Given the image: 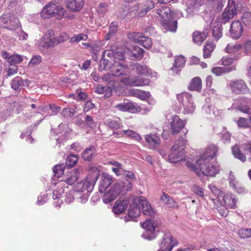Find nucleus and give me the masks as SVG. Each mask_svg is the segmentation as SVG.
Wrapping results in <instances>:
<instances>
[{
    "mask_svg": "<svg viewBox=\"0 0 251 251\" xmlns=\"http://www.w3.org/2000/svg\"><path fill=\"white\" fill-rule=\"evenodd\" d=\"M197 166L190 162L186 163L187 166L194 171L198 176L201 175L215 176L220 172V166L216 163H212L206 158H200L196 162Z\"/></svg>",
    "mask_w": 251,
    "mask_h": 251,
    "instance_id": "f257e3e1",
    "label": "nucleus"
},
{
    "mask_svg": "<svg viewBox=\"0 0 251 251\" xmlns=\"http://www.w3.org/2000/svg\"><path fill=\"white\" fill-rule=\"evenodd\" d=\"M100 167H92L87 177L78 182L75 186L74 190L76 192L85 193V191L87 193L91 192L100 176Z\"/></svg>",
    "mask_w": 251,
    "mask_h": 251,
    "instance_id": "f03ea898",
    "label": "nucleus"
},
{
    "mask_svg": "<svg viewBox=\"0 0 251 251\" xmlns=\"http://www.w3.org/2000/svg\"><path fill=\"white\" fill-rule=\"evenodd\" d=\"M80 171L78 169H75L67 172L60 181L52 183V188H57L53 191V197L54 199L59 198L64 193L63 187L65 183L68 185L73 184L79 177Z\"/></svg>",
    "mask_w": 251,
    "mask_h": 251,
    "instance_id": "7ed1b4c3",
    "label": "nucleus"
},
{
    "mask_svg": "<svg viewBox=\"0 0 251 251\" xmlns=\"http://www.w3.org/2000/svg\"><path fill=\"white\" fill-rule=\"evenodd\" d=\"M157 14L160 17L162 26L167 31L175 32L177 28V22L172 20V13L169 7L162 6L157 10Z\"/></svg>",
    "mask_w": 251,
    "mask_h": 251,
    "instance_id": "20e7f679",
    "label": "nucleus"
},
{
    "mask_svg": "<svg viewBox=\"0 0 251 251\" xmlns=\"http://www.w3.org/2000/svg\"><path fill=\"white\" fill-rule=\"evenodd\" d=\"M66 11L59 4L50 2L45 5L41 12V16L44 19L55 17L57 19H61L64 16Z\"/></svg>",
    "mask_w": 251,
    "mask_h": 251,
    "instance_id": "39448f33",
    "label": "nucleus"
},
{
    "mask_svg": "<svg viewBox=\"0 0 251 251\" xmlns=\"http://www.w3.org/2000/svg\"><path fill=\"white\" fill-rule=\"evenodd\" d=\"M218 201L223 205L217 207V209L220 215L223 217L227 215V208H235L237 200L231 193H221L219 195Z\"/></svg>",
    "mask_w": 251,
    "mask_h": 251,
    "instance_id": "423d86ee",
    "label": "nucleus"
},
{
    "mask_svg": "<svg viewBox=\"0 0 251 251\" xmlns=\"http://www.w3.org/2000/svg\"><path fill=\"white\" fill-rule=\"evenodd\" d=\"M186 140L181 137L178 138L172 147V153L168 156L169 161L176 163L184 158V149L186 145Z\"/></svg>",
    "mask_w": 251,
    "mask_h": 251,
    "instance_id": "0eeeda50",
    "label": "nucleus"
},
{
    "mask_svg": "<svg viewBox=\"0 0 251 251\" xmlns=\"http://www.w3.org/2000/svg\"><path fill=\"white\" fill-rule=\"evenodd\" d=\"M180 105L183 108L185 114H192L195 110V105L193 102L192 95L189 93H183L176 96Z\"/></svg>",
    "mask_w": 251,
    "mask_h": 251,
    "instance_id": "6e6552de",
    "label": "nucleus"
},
{
    "mask_svg": "<svg viewBox=\"0 0 251 251\" xmlns=\"http://www.w3.org/2000/svg\"><path fill=\"white\" fill-rule=\"evenodd\" d=\"M38 46L46 49L56 46L54 31L47 30L39 41Z\"/></svg>",
    "mask_w": 251,
    "mask_h": 251,
    "instance_id": "1a4fd4ad",
    "label": "nucleus"
},
{
    "mask_svg": "<svg viewBox=\"0 0 251 251\" xmlns=\"http://www.w3.org/2000/svg\"><path fill=\"white\" fill-rule=\"evenodd\" d=\"M150 80L140 76H128L124 77L120 80L123 85L127 86L138 87L148 85L150 83Z\"/></svg>",
    "mask_w": 251,
    "mask_h": 251,
    "instance_id": "9d476101",
    "label": "nucleus"
},
{
    "mask_svg": "<svg viewBox=\"0 0 251 251\" xmlns=\"http://www.w3.org/2000/svg\"><path fill=\"white\" fill-rule=\"evenodd\" d=\"M177 245V241L170 232L164 234L161 242L159 244L160 248L157 251H171L173 248Z\"/></svg>",
    "mask_w": 251,
    "mask_h": 251,
    "instance_id": "9b49d317",
    "label": "nucleus"
},
{
    "mask_svg": "<svg viewBox=\"0 0 251 251\" xmlns=\"http://www.w3.org/2000/svg\"><path fill=\"white\" fill-rule=\"evenodd\" d=\"M237 14L235 3L233 0H228V5L220 18L221 23L226 24Z\"/></svg>",
    "mask_w": 251,
    "mask_h": 251,
    "instance_id": "f8f14e48",
    "label": "nucleus"
},
{
    "mask_svg": "<svg viewBox=\"0 0 251 251\" xmlns=\"http://www.w3.org/2000/svg\"><path fill=\"white\" fill-rule=\"evenodd\" d=\"M142 226L145 229V231L142 234V237L148 240H152L155 238L156 234L154 232L156 225L151 220H147L142 223Z\"/></svg>",
    "mask_w": 251,
    "mask_h": 251,
    "instance_id": "ddd939ff",
    "label": "nucleus"
},
{
    "mask_svg": "<svg viewBox=\"0 0 251 251\" xmlns=\"http://www.w3.org/2000/svg\"><path fill=\"white\" fill-rule=\"evenodd\" d=\"M129 69L126 61H114L112 64L111 71L113 75L115 76L126 75L129 73Z\"/></svg>",
    "mask_w": 251,
    "mask_h": 251,
    "instance_id": "4468645a",
    "label": "nucleus"
},
{
    "mask_svg": "<svg viewBox=\"0 0 251 251\" xmlns=\"http://www.w3.org/2000/svg\"><path fill=\"white\" fill-rule=\"evenodd\" d=\"M229 86L232 92L237 94H245L249 91L245 82L242 79L231 81L229 84Z\"/></svg>",
    "mask_w": 251,
    "mask_h": 251,
    "instance_id": "2eb2a0df",
    "label": "nucleus"
},
{
    "mask_svg": "<svg viewBox=\"0 0 251 251\" xmlns=\"http://www.w3.org/2000/svg\"><path fill=\"white\" fill-rule=\"evenodd\" d=\"M121 192L120 184H115L103 195L102 201L105 203H108L115 200Z\"/></svg>",
    "mask_w": 251,
    "mask_h": 251,
    "instance_id": "dca6fc26",
    "label": "nucleus"
},
{
    "mask_svg": "<svg viewBox=\"0 0 251 251\" xmlns=\"http://www.w3.org/2000/svg\"><path fill=\"white\" fill-rule=\"evenodd\" d=\"M137 201L142 207V212L144 215L151 217L155 216L156 213V211L145 197L143 196L139 197L137 199Z\"/></svg>",
    "mask_w": 251,
    "mask_h": 251,
    "instance_id": "f3484780",
    "label": "nucleus"
},
{
    "mask_svg": "<svg viewBox=\"0 0 251 251\" xmlns=\"http://www.w3.org/2000/svg\"><path fill=\"white\" fill-rule=\"evenodd\" d=\"M115 107L121 111H127L133 113L138 112L141 110L140 105L132 102H123L117 104Z\"/></svg>",
    "mask_w": 251,
    "mask_h": 251,
    "instance_id": "a211bd4d",
    "label": "nucleus"
},
{
    "mask_svg": "<svg viewBox=\"0 0 251 251\" xmlns=\"http://www.w3.org/2000/svg\"><path fill=\"white\" fill-rule=\"evenodd\" d=\"M243 32V27L239 21H233L230 26L229 34L230 37L233 39H239Z\"/></svg>",
    "mask_w": 251,
    "mask_h": 251,
    "instance_id": "6ab92c4d",
    "label": "nucleus"
},
{
    "mask_svg": "<svg viewBox=\"0 0 251 251\" xmlns=\"http://www.w3.org/2000/svg\"><path fill=\"white\" fill-rule=\"evenodd\" d=\"M185 125V121L181 120L178 116L175 115L172 117L170 128L173 134L179 132L184 127Z\"/></svg>",
    "mask_w": 251,
    "mask_h": 251,
    "instance_id": "aec40b11",
    "label": "nucleus"
},
{
    "mask_svg": "<svg viewBox=\"0 0 251 251\" xmlns=\"http://www.w3.org/2000/svg\"><path fill=\"white\" fill-rule=\"evenodd\" d=\"M243 46L239 43L228 44L225 50L226 53L233 54L234 59H238L242 55Z\"/></svg>",
    "mask_w": 251,
    "mask_h": 251,
    "instance_id": "412c9836",
    "label": "nucleus"
},
{
    "mask_svg": "<svg viewBox=\"0 0 251 251\" xmlns=\"http://www.w3.org/2000/svg\"><path fill=\"white\" fill-rule=\"evenodd\" d=\"M66 6L67 9L72 12H78L84 5L83 0H66Z\"/></svg>",
    "mask_w": 251,
    "mask_h": 251,
    "instance_id": "4be33fe9",
    "label": "nucleus"
},
{
    "mask_svg": "<svg viewBox=\"0 0 251 251\" xmlns=\"http://www.w3.org/2000/svg\"><path fill=\"white\" fill-rule=\"evenodd\" d=\"M112 182V177L110 175L106 173H102L99 184V191L100 193L104 192Z\"/></svg>",
    "mask_w": 251,
    "mask_h": 251,
    "instance_id": "5701e85b",
    "label": "nucleus"
},
{
    "mask_svg": "<svg viewBox=\"0 0 251 251\" xmlns=\"http://www.w3.org/2000/svg\"><path fill=\"white\" fill-rule=\"evenodd\" d=\"M140 205L137 201V199H136L130 205L128 210V216L131 220H134L135 219L140 216Z\"/></svg>",
    "mask_w": 251,
    "mask_h": 251,
    "instance_id": "b1692460",
    "label": "nucleus"
},
{
    "mask_svg": "<svg viewBox=\"0 0 251 251\" xmlns=\"http://www.w3.org/2000/svg\"><path fill=\"white\" fill-rule=\"evenodd\" d=\"M146 141L151 149H156L160 145L161 140L159 136L157 134H150L145 136Z\"/></svg>",
    "mask_w": 251,
    "mask_h": 251,
    "instance_id": "393cba45",
    "label": "nucleus"
},
{
    "mask_svg": "<svg viewBox=\"0 0 251 251\" xmlns=\"http://www.w3.org/2000/svg\"><path fill=\"white\" fill-rule=\"evenodd\" d=\"M128 205L126 200H118L115 203L112 210L115 214H120L124 212Z\"/></svg>",
    "mask_w": 251,
    "mask_h": 251,
    "instance_id": "a878e982",
    "label": "nucleus"
},
{
    "mask_svg": "<svg viewBox=\"0 0 251 251\" xmlns=\"http://www.w3.org/2000/svg\"><path fill=\"white\" fill-rule=\"evenodd\" d=\"M18 72V67L16 65H11L8 64V65H5L3 73L4 75H3V80L7 79Z\"/></svg>",
    "mask_w": 251,
    "mask_h": 251,
    "instance_id": "bb28decb",
    "label": "nucleus"
},
{
    "mask_svg": "<svg viewBox=\"0 0 251 251\" xmlns=\"http://www.w3.org/2000/svg\"><path fill=\"white\" fill-rule=\"evenodd\" d=\"M95 92L99 94H104L105 99L110 97L112 94V90L110 87H105L101 84L96 86Z\"/></svg>",
    "mask_w": 251,
    "mask_h": 251,
    "instance_id": "cd10ccee",
    "label": "nucleus"
},
{
    "mask_svg": "<svg viewBox=\"0 0 251 251\" xmlns=\"http://www.w3.org/2000/svg\"><path fill=\"white\" fill-rule=\"evenodd\" d=\"M138 74L148 76L151 75V71L146 65L136 64L133 69Z\"/></svg>",
    "mask_w": 251,
    "mask_h": 251,
    "instance_id": "c85d7f7f",
    "label": "nucleus"
},
{
    "mask_svg": "<svg viewBox=\"0 0 251 251\" xmlns=\"http://www.w3.org/2000/svg\"><path fill=\"white\" fill-rule=\"evenodd\" d=\"M207 33L205 32L195 31L193 34V40L194 42L201 45L207 37Z\"/></svg>",
    "mask_w": 251,
    "mask_h": 251,
    "instance_id": "c756f323",
    "label": "nucleus"
},
{
    "mask_svg": "<svg viewBox=\"0 0 251 251\" xmlns=\"http://www.w3.org/2000/svg\"><path fill=\"white\" fill-rule=\"evenodd\" d=\"M218 151L217 147L212 145L208 147L205 151L203 156L201 158H206L207 159L213 158Z\"/></svg>",
    "mask_w": 251,
    "mask_h": 251,
    "instance_id": "7c9ffc66",
    "label": "nucleus"
},
{
    "mask_svg": "<svg viewBox=\"0 0 251 251\" xmlns=\"http://www.w3.org/2000/svg\"><path fill=\"white\" fill-rule=\"evenodd\" d=\"M189 89L191 91H200L201 89V80L200 77L193 78L189 86Z\"/></svg>",
    "mask_w": 251,
    "mask_h": 251,
    "instance_id": "2f4dec72",
    "label": "nucleus"
},
{
    "mask_svg": "<svg viewBox=\"0 0 251 251\" xmlns=\"http://www.w3.org/2000/svg\"><path fill=\"white\" fill-rule=\"evenodd\" d=\"M89 30H87L85 33L75 34L70 39V43L72 44H77L81 41H86L88 39Z\"/></svg>",
    "mask_w": 251,
    "mask_h": 251,
    "instance_id": "473e14b6",
    "label": "nucleus"
},
{
    "mask_svg": "<svg viewBox=\"0 0 251 251\" xmlns=\"http://www.w3.org/2000/svg\"><path fill=\"white\" fill-rule=\"evenodd\" d=\"M155 7V4L151 0H147L144 5V7L139 10V15L141 17L145 16L148 12Z\"/></svg>",
    "mask_w": 251,
    "mask_h": 251,
    "instance_id": "72a5a7b5",
    "label": "nucleus"
},
{
    "mask_svg": "<svg viewBox=\"0 0 251 251\" xmlns=\"http://www.w3.org/2000/svg\"><path fill=\"white\" fill-rule=\"evenodd\" d=\"M105 123L110 128L113 130L119 129L122 127L120 120L118 118L107 119L105 121Z\"/></svg>",
    "mask_w": 251,
    "mask_h": 251,
    "instance_id": "f704fd0d",
    "label": "nucleus"
},
{
    "mask_svg": "<svg viewBox=\"0 0 251 251\" xmlns=\"http://www.w3.org/2000/svg\"><path fill=\"white\" fill-rule=\"evenodd\" d=\"M216 45L212 42H208L206 45L204 46L203 51V57L204 58H207L210 57L212 52L214 50L215 48Z\"/></svg>",
    "mask_w": 251,
    "mask_h": 251,
    "instance_id": "c9c22d12",
    "label": "nucleus"
},
{
    "mask_svg": "<svg viewBox=\"0 0 251 251\" xmlns=\"http://www.w3.org/2000/svg\"><path fill=\"white\" fill-rule=\"evenodd\" d=\"M235 69V67L232 66L229 68L221 67H214L212 69V72L217 76H220L225 73H228Z\"/></svg>",
    "mask_w": 251,
    "mask_h": 251,
    "instance_id": "e433bc0d",
    "label": "nucleus"
},
{
    "mask_svg": "<svg viewBox=\"0 0 251 251\" xmlns=\"http://www.w3.org/2000/svg\"><path fill=\"white\" fill-rule=\"evenodd\" d=\"M96 153V150L93 147H89L86 149L83 154L82 158L86 161L91 160Z\"/></svg>",
    "mask_w": 251,
    "mask_h": 251,
    "instance_id": "4c0bfd02",
    "label": "nucleus"
},
{
    "mask_svg": "<svg viewBox=\"0 0 251 251\" xmlns=\"http://www.w3.org/2000/svg\"><path fill=\"white\" fill-rule=\"evenodd\" d=\"M129 50L135 58L141 59L143 57L144 50L140 48L132 46L129 48Z\"/></svg>",
    "mask_w": 251,
    "mask_h": 251,
    "instance_id": "58836bf2",
    "label": "nucleus"
},
{
    "mask_svg": "<svg viewBox=\"0 0 251 251\" xmlns=\"http://www.w3.org/2000/svg\"><path fill=\"white\" fill-rule=\"evenodd\" d=\"M232 152L233 155L236 158L240 160L243 162L246 160V156L244 155V154L241 152V151L240 150L238 146L237 145H235L232 147Z\"/></svg>",
    "mask_w": 251,
    "mask_h": 251,
    "instance_id": "ea45409f",
    "label": "nucleus"
},
{
    "mask_svg": "<svg viewBox=\"0 0 251 251\" xmlns=\"http://www.w3.org/2000/svg\"><path fill=\"white\" fill-rule=\"evenodd\" d=\"M130 93L131 95L143 100L146 99L150 95L149 92H145L138 89H131L130 91Z\"/></svg>",
    "mask_w": 251,
    "mask_h": 251,
    "instance_id": "a19ab883",
    "label": "nucleus"
},
{
    "mask_svg": "<svg viewBox=\"0 0 251 251\" xmlns=\"http://www.w3.org/2000/svg\"><path fill=\"white\" fill-rule=\"evenodd\" d=\"M139 6L134 4L132 6L128 7V19L135 18L141 17L139 15V11H138Z\"/></svg>",
    "mask_w": 251,
    "mask_h": 251,
    "instance_id": "79ce46f5",
    "label": "nucleus"
},
{
    "mask_svg": "<svg viewBox=\"0 0 251 251\" xmlns=\"http://www.w3.org/2000/svg\"><path fill=\"white\" fill-rule=\"evenodd\" d=\"M161 200L163 202L170 207H175L177 206L176 203L175 201L168 195L163 193L161 197Z\"/></svg>",
    "mask_w": 251,
    "mask_h": 251,
    "instance_id": "37998d69",
    "label": "nucleus"
},
{
    "mask_svg": "<svg viewBox=\"0 0 251 251\" xmlns=\"http://www.w3.org/2000/svg\"><path fill=\"white\" fill-rule=\"evenodd\" d=\"M143 34L139 32H133L128 35V38L132 41L140 43L144 38Z\"/></svg>",
    "mask_w": 251,
    "mask_h": 251,
    "instance_id": "c03bdc74",
    "label": "nucleus"
},
{
    "mask_svg": "<svg viewBox=\"0 0 251 251\" xmlns=\"http://www.w3.org/2000/svg\"><path fill=\"white\" fill-rule=\"evenodd\" d=\"M123 132L126 136L130 137L136 141H140L142 140L141 136L133 130H124Z\"/></svg>",
    "mask_w": 251,
    "mask_h": 251,
    "instance_id": "a18cd8bd",
    "label": "nucleus"
},
{
    "mask_svg": "<svg viewBox=\"0 0 251 251\" xmlns=\"http://www.w3.org/2000/svg\"><path fill=\"white\" fill-rule=\"evenodd\" d=\"M22 83V78L20 76H17L12 80L10 84L13 89L17 90L20 88Z\"/></svg>",
    "mask_w": 251,
    "mask_h": 251,
    "instance_id": "49530a36",
    "label": "nucleus"
},
{
    "mask_svg": "<svg viewBox=\"0 0 251 251\" xmlns=\"http://www.w3.org/2000/svg\"><path fill=\"white\" fill-rule=\"evenodd\" d=\"M229 182L230 186L236 190L238 193H241L242 191L238 188L239 185L238 182L236 180L235 176L230 173L229 176Z\"/></svg>",
    "mask_w": 251,
    "mask_h": 251,
    "instance_id": "de8ad7c7",
    "label": "nucleus"
},
{
    "mask_svg": "<svg viewBox=\"0 0 251 251\" xmlns=\"http://www.w3.org/2000/svg\"><path fill=\"white\" fill-rule=\"evenodd\" d=\"M78 158L77 155L70 154L67 158L66 161V165L70 167H73L77 162Z\"/></svg>",
    "mask_w": 251,
    "mask_h": 251,
    "instance_id": "09e8293b",
    "label": "nucleus"
},
{
    "mask_svg": "<svg viewBox=\"0 0 251 251\" xmlns=\"http://www.w3.org/2000/svg\"><path fill=\"white\" fill-rule=\"evenodd\" d=\"M56 46L70 39L69 35L66 32L61 33L57 37L55 36Z\"/></svg>",
    "mask_w": 251,
    "mask_h": 251,
    "instance_id": "8fccbe9b",
    "label": "nucleus"
},
{
    "mask_svg": "<svg viewBox=\"0 0 251 251\" xmlns=\"http://www.w3.org/2000/svg\"><path fill=\"white\" fill-rule=\"evenodd\" d=\"M65 169V167L64 164H58L54 166L53 171L55 176L59 177L64 174Z\"/></svg>",
    "mask_w": 251,
    "mask_h": 251,
    "instance_id": "3c124183",
    "label": "nucleus"
},
{
    "mask_svg": "<svg viewBox=\"0 0 251 251\" xmlns=\"http://www.w3.org/2000/svg\"><path fill=\"white\" fill-rule=\"evenodd\" d=\"M14 114H18L21 110L20 104L19 102L14 101L9 104L8 108Z\"/></svg>",
    "mask_w": 251,
    "mask_h": 251,
    "instance_id": "603ef678",
    "label": "nucleus"
},
{
    "mask_svg": "<svg viewBox=\"0 0 251 251\" xmlns=\"http://www.w3.org/2000/svg\"><path fill=\"white\" fill-rule=\"evenodd\" d=\"M241 19L242 23L245 26H250L251 25V13L250 12L244 13Z\"/></svg>",
    "mask_w": 251,
    "mask_h": 251,
    "instance_id": "864d4df0",
    "label": "nucleus"
},
{
    "mask_svg": "<svg viewBox=\"0 0 251 251\" xmlns=\"http://www.w3.org/2000/svg\"><path fill=\"white\" fill-rule=\"evenodd\" d=\"M97 12L100 16H103L108 11L107 4L105 3H100L97 7Z\"/></svg>",
    "mask_w": 251,
    "mask_h": 251,
    "instance_id": "5fc2aeb1",
    "label": "nucleus"
},
{
    "mask_svg": "<svg viewBox=\"0 0 251 251\" xmlns=\"http://www.w3.org/2000/svg\"><path fill=\"white\" fill-rule=\"evenodd\" d=\"M23 57L21 55L18 54H13L11 55V58H10L8 64L16 65L17 64L20 63L23 61Z\"/></svg>",
    "mask_w": 251,
    "mask_h": 251,
    "instance_id": "6e6d98bb",
    "label": "nucleus"
},
{
    "mask_svg": "<svg viewBox=\"0 0 251 251\" xmlns=\"http://www.w3.org/2000/svg\"><path fill=\"white\" fill-rule=\"evenodd\" d=\"M48 194L46 192H42L38 196L36 203L38 205H43L48 200Z\"/></svg>",
    "mask_w": 251,
    "mask_h": 251,
    "instance_id": "4d7b16f0",
    "label": "nucleus"
},
{
    "mask_svg": "<svg viewBox=\"0 0 251 251\" xmlns=\"http://www.w3.org/2000/svg\"><path fill=\"white\" fill-rule=\"evenodd\" d=\"M114 54V61H117L119 62L126 61L125 60V55L124 53L120 51L119 49L115 50Z\"/></svg>",
    "mask_w": 251,
    "mask_h": 251,
    "instance_id": "13d9d810",
    "label": "nucleus"
},
{
    "mask_svg": "<svg viewBox=\"0 0 251 251\" xmlns=\"http://www.w3.org/2000/svg\"><path fill=\"white\" fill-rule=\"evenodd\" d=\"M185 61V59L183 56L181 55L178 56L176 57L174 64L176 66V67L182 68L184 66Z\"/></svg>",
    "mask_w": 251,
    "mask_h": 251,
    "instance_id": "bf43d9fd",
    "label": "nucleus"
},
{
    "mask_svg": "<svg viewBox=\"0 0 251 251\" xmlns=\"http://www.w3.org/2000/svg\"><path fill=\"white\" fill-rule=\"evenodd\" d=\"M237 125L241 127L246 128L250 126V121L244 118H239L237 121Z\"/></svg>",
    "mask_w": 251,
    "mask_h": 251,
    "instance_id": "052dcab7",
    "label": "nucleus"
},
{
    "mask_svg": "<svg viewBox=\"0 0 251 251\" xmlns=\"http://www.w3.org/2000/svg\"><path fill=\"white\" fill-rule=\"evenodd\" d=\"M213 35L215 39L217 41L222 35V30L220 26L218 25L217 26H215L213 29Z\"/></svg>",
    "mask_w": 251,
    "mask_h": 251,
    "instance_id": "680f3d73",
    "label": "nucleus"
},
{
    "mask_svg": "<svg viewBox=\"0 0 251 251\" xmlns=\"http://www.w3.org/2000/svg\"><path fill=\"white\" fill-rule=\"evenodd\" d=\"M118 16L121 19H128V7H123L119 11Z\"/></svg>",
    "mask_w": 251,
    "mask_h": 251,
    "instance_id": "e2e57ef3",
    "label": "nucleus"
},
{
    "mask_svg": "<svg viewBox=\"0 0 251 251\" xmlns=\"http://www.w3.org/2000/svg\"><path fill=\"white\" fill-rule=\"evenodd\" d=\"M100 65V67H102V68L105 70L109 69L112 70V68L111 63L110 62L108 59H106L105 58H103V59L101 60Z\"/></svg>",
    "mask_w": 251,
    "mask_h": 251,
    "instance_id": "0e129e2a",
    "label": "nucleus"
},
{
    "mask_svg": "<svg viewBox=\"0 0 251 251\" xmlns=\"http://www.w3.org/2000/svg\"><path fill=\"white\" fill-rule=\"evenodd\" d=\"M250 228H242L239 230L238 232V235L242 238H247L251 237L250 234Z\"/></svg>",
    "mask_w": 251,
    "mask_h": 251,
    "instance_id": "69168bd1",
    "label": "nucleus"
},
{
    "mask_svg": "<svg viewBox=\"0 0 251 251\" xmlns=\"http://www.w3.org/2000/svg\"><path fill=\"white\" fill-rule=\"evenodd\" d=\"M140 44H141L143 47L146 49H149L152 46V41L151 38L149 37H146L144 36V38L142 39Z\"/></svg>",
    "mask_w": 251,
    "mask_h": 251,
    "instance_id": "338daca9",
    "label": "nucleus"
},
{
    "mask_svg": "<svg viewBox=\"0 0 251 251\" xmlns=\"http://www.w3.org/2000/svg\"><path fill=\"white\" fill-rule=\"evenodd\" d=\"M234 60H235L234 57L232 58L228 56H225L221 59L222 64L224 66H229L233 63Z\"/></svg>",
    "mask_w": 251,
    "mask_h": 251,
    "instance_id": "774afa93",
    "label": "nucleus"
}]
</instances>
